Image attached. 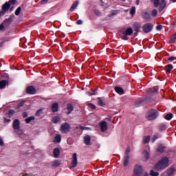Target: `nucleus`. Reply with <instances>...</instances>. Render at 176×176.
Returning a JSON list of instances; mask_svg holds the SVG:
<instances>
[{"mask_svg":"<svg viewBox=\"0 0 176 176\" xmlns=\"http://www.w3.org/2000/svg\"><path fill=\"white\" fill-rule=\"evenodd\" d=\"M170 42H175V41H176V33H175L174 35L170 38Z\"/></svg>","mask_w":176,"mask_h":176,"instance_id":"48","label":"nucleus"},{"mask_svg":"<svg viewBox=\"0 0 176 176\" xmlns=\"http://www.w3.org/2000/svg\"><path fill=\"white\" fill-rule=\"evenodd\" d=\"M130 13L131 14V16H134L135 14V7H132L131 10H130Z\"/></svg>","mask_w":176,"mask_h":176,"instance_id":"41","label":"nucleus"},{"mask_svg":"<svg viewBox=\"0 0 176 176\" xmlns=\"http://www.w3.org/2000/svg\"><path fill=\"white\" fill-rule=\"evenodd\" d=\"M60 164H61V161L60 160H55L52 162V168H57V167H58V166H60Z\"/></svg>","mask_w":176,"mask_h":176,"instance_id":"20","label":"nucleus"},{"mask_svg":"<svg viewBox=\"0 0 176 176\" xmlns=\"http://www.w3.org/2000/svg\"><path fill=\"white\" fill-rule=\"evenodd\" d=\"M60 120H61V118H60V116H56L52 118V122H53V123H58Z\"/></svg>","mask_w":176,"mask_h":176,"instance_id":"31","label":"nucleus"},{"mask_svg":"<svg viewBox=\"0 0 176 176\" xmlns=\"http://www.w3.org/2000/svg\"><path fill=\"white\" fill-rule=\"evenodd\" d=\"M151 141V136H145L143 138V144H149V142Z\"/></svg>","mask_w":176,"mask_h":176,"instance_id":"34","label":"nucleus"},{"mask_svg":"<svg viewBox=\"0 0 176 176\" xmlns=\"http://www.w3.org/2000/svg\"><path fill=\"white\" fill-rule=\"evenodd\" d=\"M138 35V32H135L134 33V36H137Z\"/></svg>","mask_w":176,"mask_h":176,"instance_id":"63","label":"nucleus"},{"mask_svg":"<svg viewBox=\"0 0 176 176\" xmlns=\"http://www.w3.org/2000/svg\"><path fill=\"white\" fill-rule=\"evenodd\" d=\"M12 127L14 131L20 129V121L19 120H14L12 123Z\"/></svg>","mask_w":176,"mask_h":176,"instance_id":"16","label":"nucleus"},{"mask_svg":"<svg viewBox=\"0 0 176 176\" xmlns=\"http://www.w3.org/2000/svg\"><path fill=\"white\" fill-rule=\"evenodd\" d=\"M8 82L3 80L0 81V89H4V87L8 85Z\"/></svg>","mask_w":176,"mask_h":176,"instance_id":"29","label":"nucleus"},{"mask_svg":"<svg viewBox=\"0 0 176 176\" xmlns=\"http://www.w3.org/2000/svg\"><path fill=\"white\" fill-rule=\"evenodd\" d=\"M49 2V0H41V4L45 5V3H47Z\"/></svg>","mask_w":176,"mask_h":176,"instance_id":"56","label":"nucleus"},{"mask_svg":"<svg viewBox=\"0 0 176 176\" xmlns=\"http://www.w3.org/2000/svg\"><path fill=\"white\" fill-rule=\"evenodd\" d=\"M141 16L143 19H144V20H146V21H151V20L152 19L151 14L148 12H142Z\"/></svg>","mask_w":176,"mask_h":176,"instance_id":"13","label":"nucleus"},{"mask_svg":"<svg viewBox=\"0 0 176 176\" xmlns=\"http://www.w3.org/2000/svg\"><path fill=\"white\" fill-rule=\"evenodd\" d=\"M14 133L18 137H21L23 135V129H16L14 131Z\"/></svg>","mask_w":176,"mask_h":176,"instance_id":"33","label":"nucleus"},{"mask_svg":"<svg viewBox=\"0 0 176 176\" xmlns=\"http://www.w3.org/2000/svg\"><path fill=\"white\" fill-rule=\"evenodd\" d=\"M28 116V113L27 112H23V118H27Z\"/></svg>","mask_w":176,"mask_h":176,"instance_id":"57","label":"nucleus"},{"mask_svg":"<svg viewBox=\"0 0 176 176\" xmlns=\"http://www.w3.org/2000/svg\"><path fill=\"white\" fill-rule=\"evenodd\" d=\"M54 142L55 144H58L61 142V135L60 134H57L54 140Z\"/></svg>","mask_w":176,"mask_h":176,"instance_id":"25","label":"nucleus"},{"mask_svg":"<svg viewBox=\"0 0 176 176\" xmlns=\"http://www.w3.org/2000/svg\"><path fill=\"white\" fill-rule=\"evenodd\" d=\"M20 12H21V7H19L16 11H15V14L16 16H19L20 14Z\"/></svg>","mask_w":176,"mask_h":176,"instance_id":"43","label":"nucleus"},{"mask_svg":"<svg viewBox=\"0 0 176 176\" xmlns=\"http://www.w3.org/2000/svg\"><path fill=\"white\" fill-rule=\"evenodd\" d=\"M159 138H160V135H154L151 139V142H155V141H156V140H157Z\"/></svg>","mask_w":176,"mask_h":176,"instance_id":"37","label":"nucleus"},{"mask_svg":"<svg viewBox=\"0 0 176 176\" xmlns=\"http://www.w3.org/2000/svg\"><path fill=\"white\" fill-rule=\"evenodd\" d=\"M143 32L144 34H149L153 30V24L148 23L142 26Z\"/></svg>","mask_w":176,"mask_h":176,"instance_id":"10","label":"nucleus"},{"mask_svg":"<svg viewBox=\"0 0 176 176\" xmlns=\"http://www.w3.org/2000/svg\"><path fill=\"white\" fill-rule=\"evenodd\" d=\"M23 47H24V46H27V41H25V43H23Z\"/></svg>","mask_w":176,"mask_h":176,"instance_id":"62","label":"nucleus"},{"mask_svg":"<svg viewBox=\"0 0 176 176\" xmlns=\"http://www.w3.org/2000/svg\"><path fill=\"white\" fill-rule=\"evenodd\" d=\"M133 32H134V30H133V28H128L126 31L123 32L122 33L121 39L123 41H129V36L128 35H133Z\"/></svg>","mask_w":176,"mask_h":176,"instance_id":"4","label":"nucleus"},{"mask_svg":"<svg viewBox=\"0 0 176 176\" xmlns=\"http://www.w3.org/2000/svg\"><path fill=\"white\" fill-rule=\"evenodd\" d=\"M152 101H153L152 98L146 96L144 99H140V100H137L136 105L138 107H141V105L148 104V102H152Z\"/></svg>","mask_w":176,"mask_h":176,"instance_id":"7","label":"nucleus"},{"mask_svg":"<svg viewBox=\"0 0 176 176\" xmlns=\"http://www.w3.org/2000/svg\"><path fill=\"white\" fill-rule=\"evenodd\" d=\"M164 151H166V146L162 144H159L158 148H157V153H164Z\"/></svg>","mask_w":176,"mask_h":176,"instance_id":"17","label":"nucleus"},{"mask_svg":"<svg viewBox=\"0 0 176 176\" xmlns=\"http://www.w3.org/2000/svg\"><path fill=\"white\" fill-rule=\"evenodd\" d=\"M88 107L90 109H96V106L94 104L89 103Z\"/></svg>","mask_w":176,"mask_h":176,"instance_id":"45","label":"nucleus"},{"mask_svg":"<svg viewBox=\"0 0 176 176\" xmlns=\"http://www.w3.org/2000/svg\"><path fill=\"white\" fill-rule=\"evenodd\" d=\"M14 114V110H9L8 111L9 118H12V116H13Z\"/></svg>","mask_w":176,"mask_h":176,"instance_id":"44","label":"nucleus"},{"mask_svg":"<svg viewBox=\"0 0 176 176\" xmlns=\"http://www.w3.org/2000/svg\"><path fill=\"white\" fill-rule=\"evenodd\" d=\"M12 20H13V16H10L8 19H6L4 22L3 24H5L6 23H8V21H12Z\"/></svg>","mask_w":176,"mask_h":176,"instance_id":"51","label":"nucleus"},{"mask_svg":"<svg viewBox=\"0 0 176 176\" xmlns=\"http://www.w3.org/2000/svg\"><path fill=\"white\" fill-rule=\"evenodd\" d=\"M23 176H34V175L31 173H29V174L25 173V174L23 175Z\"/></svg>","mask_w":176,"mask_h":176,"instance_id":"58","label":"nucleus"},{"mask_svg":"<svg viewBox=\"0 0 176 176\" xmlns=\"http://www.w3.org/2000/svg\"><path fill=\"white\" fill-rule=\"evenodd\" d=\"M144 173V168L140 164H136L133 169V175L134 176H142Z\"/></svg>","mask_w":176,"mask_h":176,"instance_id":"5","label":"nucleus"},{"mask_svg":"<svg viewBox=\"0 0 176 176\" xmlns=\"http://www.w3.org/2000/svg\"><path fill=\"white\" fill-rule=\"evenodd\" d=\"M115 91H116L118 94H120V95L124 94V90L123 89V88L120 87H116Z\"/></svg>","mask_w":176,"mask_h":176,"instance_id":"21","label":"nucleus"},{"mask_svg":"<svg viewBox=\"0 0 176 176\" xmlns=\"http://www.w3.org/2000/svg\"><path fill=\"white\" fill-rule=\"evenodd\" d=\"M101 131L104 133V131H107L108 130V124L105 121H102L99 124Z\"/></svg>","mask_w":176,"mask_h":176,"instance_id":"14","label":"nucleus"},{"mask_svg":"<svg viewBox=\"0 0 176 176\" xmlns=\"http://www.w3.org/2000/svg\"><path fill=\"white\" fill-rule=\"evenodd\" d=\"M167 129V126L166 125V124H162L160 126V131H164V130Z\"/></svg>","mask_w":176,"mask_h":176,"instance_id":"36","label":"nucleus"},{"mask_svg":"<svg viewBox=\"0 0 176 176\" xmlns=\"http://www.w3.org/2000/svg\"><path fill=\"white\" fill-rule=\"evenodd\" d=\"M51 109L52 112H57V111H58V104L57 102H54L52 104Z\"/></svg>","mask_w":176,"mask_h":176,"instance_id":"22","label":"nucleus"},{"mask_svg":"<svg viewBox=\"0 0 176 176\" xmlns=\"http://www.w3.org/2000/svg\"><path fill=\"white\" fill-rule=\"evenodd\" d=\"M9 9H10V6L9 3L6 2L2 6V11H1V16H3L6 13V12L9 10Z\"/></svg>","mask_w":176,"mask_h":176,"instance_id":"11","label":"nucleus"},{"mask_svg":"<svg viewBox=\"0 0 176 176\" xmlns=\"http://www.w3.org/2000/svg\"><path fill=\"white\" fill-rule=\"evenodd\" d=\"M91 138H90V135H87L84 137V142L86 145H90V141Z\"/></svg>","mask_w":176,"mask_h":176,"instance_id":"26","label":"nucleus"},{"mask_svg":"<svg viewBox=\"0 0 176 176\" xmlns=\"http://www.w3.org/2000/svg\"><path fill=\"white\" fill-rule=\"evenodd\" d=\"M147 91L148 94L154 93V94H157V93H159V87H154L153 88H149Z\"/></svg>","mask_w":176,"mask_h":176,"instance_id":"18","label":"nucleus"},{"mask_svg":"<svg viewBox=\"0 0 176 176\" xmlns=\"http://www.w3.org/2000/svg\"><path fill=\"white\" fill-rule=\"evenodd\" d=\"M96 89H94V91H87V94L88 96H96Z\"/></svg>","mask_w":176,"mask_h":176,"instance_id":"42","label":"nucleus"},{"mask_svg":"<svg viewBox=\"0 0 176 176\" xmlns=\"http://www.w3.org/2000/svg\"><path fill=\"white\" fill-rule=\"evenodd\" d=\"M130 163V147H127L124 157V167H127Z\"/></svg>","mask_w":176,"mask_h":176,"instance_id":"6","label":"nucleus"},{"mask_svg":"<svg viewBox=\"0 0 176 176\" xmlns=\"http://www.w3.org/2000/svg\"><path fill=\"white\" fill-rule=\"evenodd\" d=\"M174 68V66L173 65L169 64L168 65L165 66L166 72L168 74H170L171 72V70Z\"/></svg>","mask_w":176,"mask_h":176,"instance_id":"24","label":"nucleus"},{"mask_svg":"<svg viewBox=\"0 0 176 176\" xmlns=\"http://www.w3.org/2000/svg\"><path fill=\"white\" fill-rule=\"evenodd\" d=\"M5 145V143L3 142V140L0 138V146H3Z\"/></svg>","mask_w":176,"mask_h":176,"instance_id":"54","label":"nucleus"},{"mask_svg":"<svg viewBox=\"0 0 176 176\" xmlns=\"http://www.w3.org/2000/svg\"><path fill=\"white\" fill-rule=\"evenodd\" d=\"M175 173V168H170L167 170V175L169 176L173 175Z\"/></svg>","mask_w":176,"mask_h":176,"instance_id":"30","label":"nucleus"},{"mask_svg":"<svg viewBox=\"0 0 176 176\" xmlns=\"http://www.w3.org/2000/svg\"><path fill=\"white\" fill-rule=\"evenodd\" d=\"M151 14L153 17H156L157 16V10L156 9L153 10Z\"/></svg>","mask_w":176,"mask_h":176,"instance_id":"40","label":"nucleus"},{"mask_svg":"<svg viewBox=\"0 0 176 176\" xmlns=\"http://www.w3.org/2000/svg\"><path fill=\"white\" fill-rule=\"evenodd\" d=\"M78 5H79V1H75V3H74L72 5L71 8H70L71 12H74V10L75 9H76V8H78Z\"/></svg>","mask_w":176,"mask_h":176,"instance_id":"27","label":"nucleus"},{"mask_svg":"<svg viewBox=\"0 0 176 176\" xmlns=\"http://www.w3.org/2000/svg\"><path fill=\"white\" fill-rule=\"evenodd\" d=\"M98 104L100 106V107H104V105H105V104L104 103V102L102 101V100L100 99L99 101H98Z\"/></svg>","mask_w":176,"mask_h":176,"instance_id":"50","label":"nucleus"},{"mask_svg":"<svg viewBox=\"0 0 176 176\" xmlns=\"http://www.w3.org/2000/svg\"><path fill=\"white\" fill-rule=\"evenodd\" d=\"M142 155H143V161L144 162H146V160H148V159H149V153L148 151H143Z\"/></svg>","mask_w":176,"mask_h":176,"instance_id":"23","label":"nucleus"},{"mask_svg":"<svg viewBox=\"0 0 176 176\" xmlns=\"http://www.w3.org/2000/svg\"><path fill=\"white\" fill-rule=\"evenodd\" d=\"M27 94H36V89H35L34 86H29L26 88Z\"/></svg>","mask_w":176,"mask_h":176,"instance_id":"12","label":"nucleus"},{"mask_svg":"<svg viewBox=\"0 0 176 176\" xmlns=\"http://www.w3.org/2000/svg\"><path fill=\"white\" fill-rule=\"evenodd\" d=\"M150 175L151 176H159V173L158 172H155V170H151L150 171Z\"/></svg>","mask_w":176,"mask_h":176,"instance_id":"38","label":"nucleus"},{"mask_svg":"<svg viewBox=\"0 0 176 176\" xmlns=\"http://www.w3.org/2000/svg\"><path fill=\"white\" fill-rule=\"evenodd\" d=\"M143 176H149V174L148 173H145Z\"/></svg>","mask_w":176,"mask_h":176,"instance_id":"61","label":"nucleus"},{"mask_svg":"<svg viewBox=\"0 0 176 176\" xmlns=\"http://www.w3.org/2000/svg\"><path fill=\"white\" fill-rule=\"evenodd\" d=\"M168 163H170L168 157H164L157 162L155 165L154 168L157 171H162V170H164V168H167V167H168Z\"/></svg>","mask_w":176,"mask_h":176,"instance_id":"1","label":"nucleus"},{"mask_svg":"<svg viewBox=\"0 0 176 176\" xmlns=\"http://www.w3.org/2000/svg\"><path fill=\"white\" fill-rule=\"evenodd\" d=\"M165 119L166 120H171V119H173V113H169L166 114L165 116Z\"/></svg>","mask_w":176,"mask_h":176,"instance_id":"35","label":"nucleus"},{"mask_svg":"<svg viewBox=\"0 0 176 176\" xmlns=\"http://www.w3.org/2000/svg\"><path fill=\"white\" fill-rule=\"evenodd\" d=\"M67 112H66L67 115H69L74 111V105L71 103H68L67 104Z\"/></svg>","mask_w":176,"mask_h":176,"instance_id":"19","label":"nucleus"},{"mask_svg":"<svg viewBox=\"0 0 176 176\" xmlns=\"http://www.w3.org/2000/svg\"><path fill=\"white\" fill-rule=\"evenodd\" d=\"M151 2L154 5L155 8H159L160 12H162L164 8L167 6L166 0H151Z\"/></svg>","mask_w":176,"mask_h":176,"instance_id":"3","label":"nucleus"},{"mask_svg":"<svg viewBox=\"0 0 176 176\" xmlns=\"http://www.w3.org/2000/svg\"><path fill=\"white\" fill-rule=\"evenodd\" d=\"M4 27H3V24H1L0 25V31H2L3 30Z\"/></svg>","mask_w":176,"mask_h":176,"instance_id":"59","label":"nucleus"},{"mask_svg":"<svg viewBox=\"0 0 176 176\" xmlns=\"http://www.w3.org/2000/svg\"><path fill=\"white\" fill-rule=\"evenodd\" d=\"M32 120H35V117H34V116H30V117L26 118V119L25 120V123H26L27 124H28L29 123H31V122H32Z\"/></svg>","mask_w":176,"mask_h":176,"instance_id":"32","label":"nucleus"},{"mask_svg":"<svg viewBox=\"0 0 176 176\" xmlns=\"http://www.w3.org/2000/svg\"><path fill=\"white\" fill-rule=\"evenodd\" d=\"M174 60H176V58L174 56H170L168 58V61H174Z\"/></svg>","mask_w":176,"mask_h":176,"instance_id":"52","label":"nucleus"},{"mask_svg":"<svg viewBox=\"0 0 176 176\" xmlns=\"http://www.w3.org/2000/svg\"><path fill=\"white\" fill-rule=\"evenodd\" d=\"M13 10V6L10 8V11Z\"/></svg>","mask_w":176,"mask_h":176,"instance_id":"64","label":"nucleus"},{"mask_svg":"<svg viewBox=\"0 0 176 176\" xmlns=\"http://www.w3.org/2000/svg\"><path fill=\"white\" fill-rule=\"evenodd\" d=\"M17 1L16 0H10L7 3H9L10 6V5H14Z\"/></svg>","mask_w":176,"mask_h":176,"instance_id":"47","label":"nucleus"},{"mask_svg":"<svg viewBox=\"0 0 176 176\" xmlns=\"http://www.w3.org/2000/svg\"><path fill=\"white\" fill-rule=\"evenodd\" d=\"M60 156V148H56L54 149V157H58Z\"/></svg>","mask_w":176,"mask_h":176,"instance_id":"28","label":"nucleus"},{"mask_svg":"<svg viewBox=\"0 0 176 176\" xmlns=\"http://www.w3.org/2000/svg\"><path fill=\"white\" fill-rule=\"evenodd\" d=\"M133 28L135 32H140L141 31V23L135 22L133 24Z\"/></svg>","mask_w":176,"mask_h":176,"instance_id":"15","label":"nucleus"},{"mask_svg":"<svg viewBox=\"0 0 176 176\" xmlns=\"http://www.w3.org/2000/svg\"><path fill=\"white\" fill-rule=\"evenodd\" d=\"M117 14L116 11H113L111 14H109V17H112V16H115Z\"/></svg>","mask_w":176,"mask_h":176,"instance_id":"55","label":"nucleus"},{"mask_svg":"<svg viewBox=\"0 0 176 176\" xmlns=\"http://www.w3.org/2000/svg\"><path fill=\"white\" fill-rule=\"evenodd\" d=\"M94 14H96V16H100L102 14L101 12H100L98 10H95Z\"/></svg>","mask_w":176,"mask_h":176,"instance_id":"46","label":"nucleus"},{"mask_svg":"<svg viewBox=\"0 0 176 176\" xmlns=\"http://www.w3.org/2000/svg\"><path fill=\"white\" fill-rule=\"evenodd\" d=\"M136 5H140V0H136Z\"/></svg>","mask_w":176,"mask_h":176,"instance_id":"60","label":"nucleus"},{"mask_svg":"<svg viewBox=\"0 0 176 176\" xmlns=\"http://www.w3.org/2000/svg\"><path fill=\"white\" fill-rule=\"evenodd\" d=\"M156 30H157V31H162V30H163V25H158L156 27Z\"/></svg>","mask_w":176,"mask_h":176,"instance_id":"49","label":"nucleus"},{"mask_svg":"<svg viewBox=\"0 0 176 176\" xmlns=\"http://www.w3.org/2000/svg\"><path fill=\"white\" fill-rule=\"evenodd\" d=\"M76 24H78V25H80L83 24V21L80 19L76 21Z\"/></svg>","mask_w":176,"mask_h":176,"instance_id":"53","label":"nucleus"},{"mask_svg":"<svg viewBox=\"0 0 176 176\" xmlns=\"http://www.w3.org/2000/svg\"><path fill=\"white\" fill-rule=\"evenodd\" d=\"M159 116V111L157 109H150L146 113V119L147 120H155Z\"/></svg>","mask_w":176,"mask_h":176,"instance_id":"2","label":"nucleus"},{"mask_svg":"<svg viewBox=\"0 0 176 176\" xmlns=\"http://www.w3.org/2000/svg\"><path fill=\"white\" fill-rule=\"evenodd\" d=\"M71 131V125L67 122H65L60 126V131L63 134H67Z\"/></svg>","mask_w":176,"mask_h":176,"instance_id":"8","label":"nucleus"},{"mask_svg":"<svg viewBox=\"0 0 176 176\" xmlns=\"http://www.w3.org/2000/svg\"><path fill=\"white\" fill-rule=\"evenodd\" d=\"M77 166H78V155L76 154V153H74L72 155V160L69 168L70 170H72V168H75V167H77Z\"/></svg>","mask_w":176,"mask_h":176,"instance_id":"9","label":"nucleus"},{"mask_svg":"<svg viewBox=\"0 0 176 176\" xmlns=\"http://www.w3.org/2000/svg\"><path fill=\"white\" fill-rule=\"evenodd\" d=\"M43 113V111L42 110V109H38L36 112V116H41V115Z\"/></svg>","mask_w":176,"mask_h":176,"instance_id":"39","label":"nucleus"}]
</instances>
